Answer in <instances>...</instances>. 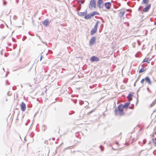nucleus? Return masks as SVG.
<instances>
[{
    "mask_svg": "<svg viewBox=\"0 0 156 156\" xmlns=\"http://www.w3.org/2000/svg\"><path fill=\"white\" fill-rule=\"evenodd\" d=\"M115 143H116V144H119L118 143V142H115Z\"/></svg>",
    "mask_w": 156,
    "mask_h": 156,
    "instance_id": "nucleus-53",
    "label": "nucleus"
},
{
    "mask_svg": "<svg viewBox=\"0 0 156 156\" xmlns=\"http://www.w3.org/2000/svg\"><path fill=\"white\" fill-rule=\"evenodd\" d=\"M8 84L9 85V84H10L9 83H8Z\"/></svg>",
    "mask_w": 156,
    "mask_h": 156,
    "instance_id": "nucleus-61",
    "label": "nucleus"
},
{
    "mask_svg": "<svg viewBox=\"0 0 156 156\" xmlns=\"http://www.w3.org/2000/svg\"><path fill=\"white\" fill-rule=\"evenodd\" d=\"M145 81V78H144V79H142V80H141V81H140V83L143 84V83H144V82Z\"/></svg>",
    "mask_w": 156,
    "mask_h": 156,
    "instance_id": "nucleus-26",
    "label": "nucleus"
},
{
    "mask_svg": "<svg viewBox=\"0 0 156 156\" xmlns=\"http://www.w3.org/2000/svg\"><path fill=\"white\" fill-rule=\"evenodd\" d=\"M95 110V109H93V110H92L91 111L89 112H88L87 113V115H90L93 112H94V111Z\"/></svg>",
    "mask_w": 156,
    "mask_h": 156,
    "instance_id": "nucleus-21",
    "label": "nucleus"
},
{
    "mask_svg": "<svg viewBox=\"0 0 156 156\" xmlns=\"http://www.w3.org/2000/svg\"><path fill=\"white\" fill-rule=\"evenodd\" d=\"M147 142V140L146 139H144L143 140V144L142 145H141V146H143V145L145 144Z\"/></svg>",
    "mask_w": 156,
    "mask_h": 156,
    "instance_id": "nucleus-25",
    "label": "nucleus"
},
{
    "mask_svg": "<svg viewBox=\"0 0 156 156\" xmlns=\"http://www.w3.org/2000/svg\"><path fill=\"white\" fill-rule=\"evenodd\" d=\"M42 23L44 26H47L50 23L49 19L48 18L46 19L42 22Z\"/></svg>",
    "mask_w": 156,
    "mask_h": 156,
    "instance_id": "nucleus-8",
    "label": "nucleus"
},
{
    "mask_svg": "<svg viewBox=\"0 0 156 156\" xmlns=\"http://www.w3.org/2000/svg\"><path fill=\"white\" fill-rule=\"evenodd\" d=\"M137 42L138 44L139 45H140V41L139 40H137Z\"/></svg>",
    "mask_w": 156,
    "mask_h": 156,
    "instance_id": "nucleus-46",
    "label": "nucleus"
},
{
    "mask_svg": "<svg viewBox=\"0 0 156 156\" xmlns=\"http://www.w3.org/2000/svg\"><path fill=\"white\" fill-rule=\"evenodd\" d=\"M151 6V4H149L148 5L146 6L143 9V12H147L150 9Z\"/></svg>",
    "mask_w": 156,
    "mask_h": 156,
    "instance_id": "nucleus-5",
    "label": "nucleus"
},
{
    "mask_svg": "<svg viewBox=\"0 0 156 156\" xmlns=\"http://www.w3.org/2000/svg\"><path fill=\"white\" fill-rule=\"evenodd\" d=\"M3 5H5V3L4 2H3Z\"/></svg>",
    "mask_w": 156,
    "mask_h": 156,
    "instance_id": "nucleus-55",
    "label": "nucleus"
},
{
    "mask_svg": "<svg viewBox=\"0 0 156 156\" xmlns=\"http://www.w3.org/2000/svg\"><path fill=\"white\" fill-rule=\"evenodd\" d=\"M99 23V21H98L96 22V23L94 25V28H95V29H97V28H98V24Z\"/></svg>",
    "mask_w": 156,
    "mask_h": 156,
    "instance_id": "nucleus-19",
    "label": "nucleus"
},
{
    "mask_svg": "<svg viewBox=\"0 0 156 156\" xmlns=\"http://www.w3.org/2000/svg\"><path fill=\"white\" fill-rule=\"evenodd\" d=\"M75 152H80V151H72V150L71 151V153H74Z\"/></svg>",
    "mask_w": 156,
    "mask_h": 156,
    "instance_id": "nucleus-37",
    "label": "nucleus"
},
{
    "mask_svg": "<svg viewBox=\"0 0 156 156\" xmlns=\"http://www.w3.org/2000/svg\"><path fill=\"white\" fill-rule=\"evenodd\" d=\"M55 138H52V139L53 140H55Z\"/></svg>",
    "mask_w": 156,
    "mask_h": 156,
    "instance_id": "nucleus-57",
    "label": "nucleus"
},
{
    "mask_svg": "<svg viewBox=\"0 0 156 156\" xmlns=\"http://www.w3.org/2000/svg\"><path fill=\"white\" fill-rule=\"evenodd\" d=\"M148 1V0H143L142 3L144 4H146L147 3Z\"/></svg>",
    "mask_w": 156,
    "mask_h": 156,
    "instance_id": "nucleus-20",
    "label": "nucleus"
},
{
    "mask_svg": "<svg viewBox=\"0 0 156 156\" xmlns=\"http://www.w3.org/2000/svg\"><path fill=\"white\" fill-rule=\"evenodd\" d=\"M93 7H94L95 8H96V3H95L93 5Z\"/></svg>",
    "mask_w": 156,
    "mask_h": 156,
    "instance_id": "nucleus-42",
    "label": "nucleus"
},
{
    "mask_svg": "<svg viewBox=\"0 0 156 156\" xmlns=\"http://www.w3.org/2000/svg\"><path fill=\"white\" fill-rule=\"evenodd\" d=\"M20 107L22 111L23 112L25 111L26 109V105L23 102H21L20 105Z\"/></svg>",
    "mask_w": 156,
    "mask_h": 156,
    "instance_id": "nucleus-4",
    "label": "nucleus"
},
{
    "mask_svg": "<svg viewBox=\"0 0 156 156\" xmlns=\"http://www.w3.org/2000/svg\"><path fill=\"white\" fill-rule=\"evenodd\" d=\"M130 104V102H126L123 105L120 104L118 106L117 108H115V115H119V116H122L124 115V112L123 111V108L127 109L129 108Z\"/></svg>",
    "mask_w": 156,
    "mask_h": 156,
    "instance_id": "nucleus-1",
    "label": "nucleus"
},
{
    "mask_svg": "<svg viewBox=\"0 0 156 156\" xmlns=\"http://www.w3.org/2000/svg\"><path fill=\"white\" fill-rule=\"evenodd\" d=\"M100 19L101 20L102 23H105V21H104L103 19L102 18H101V17L100 18Z\"/></svg>",
    "mask_w": 156,
    "mask_h": 156,
    "instance_id": "nucleus-43",
    "label": "nucleus"
},
{
    "mask_svg": "<svg viewBox=\"0 0 156 156\" xmlns=\"http://www.w3.org/2000/svg\"><path fill=\"white\" fill-rule=\"evenodd\" d=\"M132 106H130L129 107V109H133L134 108V105L133 104L132 105Z\"/></svg>",
    "mask_w": 156,
    "mask_h": 156,
    "instance_id": "nucleus-31",
    "label": "nucleus"
},
{
    "mask_svg": "<svg viewBox=\"0 0 156 156\" xmlns=\"http://www.w3.org/2000/svg\"><path fill=\"white\" fill-rule=\"evenodd\" d=\"M151 142V143L152 144V143H153L154 142V139L153 138L150 141Z\"/></svg>",
    "mask_w": 156,
    "mask_h": 156,
    "instance_id": "nucleus-33",
    "label": "nucleus"
},
{
    "mask_svg": "<svg viewBox=\"0 0 156 156\" xmlns=\"http://www.w3.org/2000/svg\"><path fill=\"white\" fill-rule=\"evenodd\" d=\"M146 70V68H145V69H144V67L142 68L141 69H140V70L139 71V73H142L143 72H144V71H145Z\"/></svg>",
    "mask_w": 156,
    "mask_h": 156,
    "instance_id": "nucleus-16",
    "label": "nucleus"
},
{
    "mask_svg": "<svg viewBox=\"0 0 156 156\" xmlns=\"http://www.w3.org/2000/svg\"><path fill=\"white\" fill-rule=\"evenodd\" d=\"M154 24H156V23L155 22V23H154Z\"/></svg>",
    "mask_w": 156,
    "mask_h": 156,
    "instance_id": "nucleus-60",
    "label": "nucleus"
},
{
    "mask_svg": "<svg viewBox=\"0 0 156 156\" xmlns=\"http://www.w3.org/2000/svg\"><path fill=\"white\" fill-rule=\"evenodd\" d=\"M153 144H154V145L155 146H156V142H155V141H154V142L153 143Z\"/></svg>",
    "mask_w": 156,
    "mask_h": 156,
    "instance_id": "nucleus-45",
    "label": "nucleus"
},
{
    "mask_svg": "<svg viewBox=\"0 0 156 156\" xmlns=\"http://www.w3.org/2000/svg\"><path fill=\"white\" fill-rule=\"evenodd\" d=\"M9 73V71H7L6 72L5 77H7V76L8 75Z\"/></svg>",
    "mask_w": 156,
    "mask_h": 156,
    "instance_id": "nucleus-38",
    "label": "nucleus"
},
{
    "mask_svg": "<svg viewBox=\"0 0 156 156\" xmlns=\"http://www.w3.org/2000/svg\"><path fill=\"white\" fill-rule=\"evenodd\" d=\"M78 15L80 16H85L84 14V12H77Z\"/></svg>",
    "mask_w": 156,
    "mask_h": 156,
    "instance_id": "nucleus-17",
    "label": "nucleus"
},
{
    "mask_svg": "<svg viewBox=\"0 0 156 156\" xmlns=\"http://www.w3.org/2000/svg\"><path fill=\"white\" fill-rule=\"evenodd\" d=\"M3 70H4V68H3Z\"/></svg>",
    "mask_w": 156,
    "mask_h": 156,
    "instance_id": "nucleus-64",
    "label": "nucleus"
},
{
    "mask_svg": "<svg viewBox=\"0 0 156 156\" xmlns=\"http://www.w3.org/2000/svg\"><path fill=\"white\" fill-rule=\"evenodd\" d=\"M143 151V150H142L140 152V153H141L142 151Z\"/></svg>",
    "mask_w": 156,
    "mask_h": 156,
    "instance_id": "nucleus-56",
    "label": "nucleus"
},
{
    "mask_svg": "<svg viewBox=\"0 0 156 156\" xmlns=\"http://www.w3.org/2000/svg\"><path fill=\"white\" fill-rule=\"evenodd\" d=\"M42 129H43L44 131L47 129V127L46 126L44 125H43V127H42Z\"/></svg>",
    "mask_w": 156,
    "mask_h": 156,
    "instance_id": "nucleus-23",
    "label": "nucleus"
},
{
    "mask_svg": "<svg viewBox=\"0 0 156 156\" xmlns=\"http://www.w3.org/2000/svg\"><path fill=\"white\" fill-rule=\"evenodd\" d=\"M34 135V134L33 133H32L30 135V136L31 137H33Z\"/></svg>",
    "mask_w": 156,
    "mask_h": 156,
    "instance_id": "nucleus-39",
    "label": "nucleus"
},
{
    "mask_svg": "<svg viewBox=\"0 0 156 156\" xmlns=\"http://www.w3.org/2000/svg\"><path fill=\"white\" fill-rule=\"evenodd\" d=\"M90 14V16L91 17L94 16L93 12H92V13H91V14Z\"/></svg>",
    "mask_w": 156,
    "mask_h": 156,
    "instance_id": "nucleus-36",
    "label": "nucleus"
},
{
    "mask_svg": "<svg viewBox=\"0 0 156 156\" xmlns=\"http://www.w3.org/2000/svg\"><path fill=\"white\" fill-rule=\"evenodd\" d=\"M140 141H139V142H138V144H140Z\"/></svg>",
    "mask_w": 156,
    "mask_h": 156,
    "instance_id": "nucleus-58",
    "label": "nucleus"
},
{
    "mask_svg": "<svg viewBox=\"0 0 156 156\" xmlns=\"http://www.w3.org/2000/svg\"><path fill=\"white\" fill-rule=\"evenodd\" d=\"M26 38H27V37H26V36H24L23 37V39H22V40H23V41H24V40L26 39Z\"/></svg>",
    "mask_w": 156,
    "mask_h": 156,
    "instance_id": "nucleus-35",
    "label": "nucleus"
},
{
    "mask_svg": "<svg viewBox=\"0 0 156 156\" xmlns=\"http://www.w3.org/2000/svg\"><path fill=\"white\" fill-rule=\"evenodd\" d=\"M84 103V102L82 101H80L79 102V104L80 105H82Z\"/></svg>",
    "mask_w": 156,
    "mask_h": 156,
    "instance_id": "nucleus-27",
    "label": "nucleus"
},
{
    "mask_svg": "<svg viewBox=\"0 0 156 156\" xmlns=\"http://www.w3.org/2000/svg\"><path fill=\"white\" fill-rule=\"evenodd\" d=\"M97 29H95V28H93L90 31V34L91 35H93L97 31Z\"/></svg>",
    "mask_w": 156,
    "mask_h": 156,
    "instance_id": "nucleus-12",
    "label": "nucleus"
},
{
    "mask_svg": "<svg viewBox=\"0 0 156 156\" xmlns=\"http://www.w3.org/2000/svg\"><path fill=\"white\" fill-rule=\"evenodd\" d=\"M136 146H135L134 147V150H135L136 149Z\"/></svg>",
    "mask_w": 156,
    "mask_h": 156,
    "instance_id": "nucleus-51",
    "label": "nucleus"
},
{
    "mask_svg": "<svg viewBox=\"0 0 156 156\" xmlns=\"http://www.w3.org/2000/svg\"><path fill=\"white\" fill-rule=\"evenodd\" d=\"M91 17L90 16V14H89L87 15H86L84 16V18L86 20L89 19H90Z\"/></svg>",
    "mask_w": 156,
    "mask_h": 156,
    "instance_id": "nucleus-15",
    "label": "nucleus"
},
{
    "mask_svg": "<svg viewBox=\"0 0 156 156\" xmlns=\"http://www.w3.org/2000/svg\"><path fill=\"white\" fill-rule=\"evenodd\" d=\"M98 7L100 8H102L104 5L103 2L102 0H98L97 2Z\"/></svg>",
    "mask_w": 156,
    "mask_h": 156,
    "instance_id": "nucleus-2",
    "label": "nucleus"
},
{
    "mask_svg": "<svg viewBox=\"0 0 156 156\" xmlns=\"http://www.w3.org/2000/svg\"><path fill=\"white\" fill-rule=\"evenodd\" d=\"M96 3L95 0H91L90 2V6L89 8L91 10L93 7V5Z\"/></svg>",
    "mask_w": 156,
    "mask_h": 156,
    "instance_id": "nucleus-10",
    "label": "nucleus"
},
{
    "mask_svg": "<svg viewBox=\"0 0 156 156\" xmlns=\"http://www.w3.org/2000/svg\"><path fill=\"white\" fill-rule=\"evenodd\" d=\"M0 27L1 28H2L4 27V25L3 24H1L0 26Z\"/></svg>",
    "mask_w": 156,
    "mask_h": 156,
    "instance_id": "nucleus-41",
    "label": "nucleus"
},
{
    "mask_svg": "<svg viewBox=\"0 0 156 156\" xmlns=\"http://www.w3.org/2000/svg\"><path fill=\"white\" fill-rule=\"evenodd\" d=\"M133 95L131 94H129L127 97V98L128 100L130 99V100H131L132 99Z\"/></svg>",
    "mask_w": 156,
    "mask_h": 156,
    "instance_id": "nucleus-13",
    "label": "nucleus"
},
{
    "mask_svg": "<svg viewBox=\"0 0 156 156\" xmlns=\"http://www.w3.org/2000/svg\"><path fill=\"white\" fill-rule=\"evenodd\" d=\"M27 124H28V123L27 122H26L25 123V125L27 126Z\"/></svg>",
    "mask_w": 156,
    "mask_h": 156,
    "instance_id": "nucleus-52",
    "label": "nucleus"
},
{
    "mask_svg": "<svg viewBox=\"0 0 156 156\" xmlns=\"http://www.w3.org/2000/svg\"><path fill=\"white\" fill-rule=\"evenodd\" d=\"M32 107V105H27V108H31Z\"/></svg>",
    "mask_w": 156,
    "mask_h": 156,
    "instance_id": "nucleus-40",
    "label": "nucleus"
},
{
    "mask_svg": "<svg viewBox=\"0 0 156 156\" xmlns=\"http://www.w3.org/2000/svg\"><path fill=\"white\" fill-rule=\"evenodd\" d=\"M83 12H84V14L85 15H86L87 13V9H86Z\"/></svg>",
    "mask_w": 156,
    "mask_h": 156,
    "instance_id": "nucleus-34",
    "label": "nucleus"
},
{
    "mask_svg": "<svg viewBox=\"0 0 156 156\" xmlns=\"http://www.w3.org/2000/svg\"><path fill=\"white\" fill-rule=\"evenodd\" d=\"M147 90L148 91V92L149 93H152L151 91L150 90L149 88L148 87H147Z\"/></svg>",
    "mask_w": 156,
    "mask_h": 156,
    "instance_id": "nucleus-29",
    "label": "nucleus"
},
{
    "mask_svg": "<svg viewBox=\"0 0 156 156\" xmlns=\"http://www.w3.org/2000/svg\"><path fill=\"white\" fill-rule=\"evenodd\" d=\"M81 9V5H79L77 8L76 9V10L78 12H79V11H80Z\"/></svg>",
    "mask_w": 156,
    "mask_h": 156,
    "instance_id": "nucleus-22",
    "label": "nucleus"
},
{
    "mask_svg": "<svg viewBox=\"0 0 156 156\" xmlns=\"http://www.w3.org/2000/svg\"><path fill=\"white\" fill-rule=\"evenodd\" d=\"M149 58H146L143 60V61L142 62H147L148 63H149V62H148V61L149 60ZM149 61L151 60L150 59H149Z\"/></svg>",
    "mask_w": 156,
    "mask_h": 156,
    "instance_id": "nucleus-14",
    "label": "nucleus"
},
{
    "mask_svg": "<svg viewBox=\"0 0 156 156\" xmlns=\"http://www.w3.org/2000/svg\"><path fill=\"white\" fill-rule=\"evenodd\" d=\"M6 83H7V82H8V80H6Z\"/></svg>",
    "mask_w": 156,
    "mask_h": 156,
    "instance_id": "nucleus-59",
    "label": "nucleus"
},
{
    "mask_svg": "<svg viewBox=\"0 0 156 156\" xmlns=\"http://www.w3.org/2000/svg\"><path fill=\"white\" fill-rule=\"evenodd\" d=\"M103 10L104 11H107V10L106 9H104V10Z\"/></svg>",
    "mask_w": 156,
    "mask_h": 156,
    "instance_id": "nucleus-54",
    "label": "nucleus"
},
{
    "mask_svg": "<svg viewBox=\"0 0 156 156\" xmlns=\"http://www.w3.org/2000/svg\"><path fill=\"white\" fill-rule=\"evenodd\" d=\"M136 139H133L132 140H133V142H134V141H136Z\"/></svg>",
    "mask_w": 156,
    "mask_h": 156,
    "instance_id": "nucleus-47",
    "label": "nucleus"
},
{
    "mask_svg": "<svg viewBox=\"0 0 156 156\" xmlns=\"http://www.w3.org/2000/svg\"><path fill=\"white\" fill-rule=\"evenodd\" d=\"M137 80H136V82H135V83H134V86H136V82H137Z\"/></svg>",
    "mask_w": 156,
    "mask_h": 156,
    "instance_id": "nucleus-48",
    "label": "nucleus"
},
{
    "mask_svg": "<svg viewBox=\"0 0 156 156\" xmlns=\"http://www.w3.org/2000/svg\"><path fill=\"white\" fill-rule=\"evenodd\" d=\"M43 57V56L42 55H41V57H40V61H41V59H42Z\"/></svg>",
    "mask_w": 156,
    "mask_h": 156,
    "instance_id": "nucleus-44",
    "label": "nucleus"
},
{
    "mask_svg": "<svg viewBox=\"0 0 156 156\" xmlns=\"http://www.w3.org/2000/svg\"><path fill=\"white\" fill-rule=\"evenodd\" d=\"M85 0H78V2L81 4H83Z\"/></svg>",
    "mask_w": 156,
    "mask_h": 156,
    "instance_id": "nucleus-24",
    "label": "nucleus"
},
{
    "mask_svg": "<svg viewBox=\"0 0 156 156\" xmlns=\"http://www.w3.org/2000/svg\"><path fill=\"white\" fill-rule=\"evenodd\" d=\"M145 81L146 82L148 83L149 85H151L152 84L150 78L148 76H147L145 78Z\"/></svg>",
    "mask_w": 156,
    "mask_h": 156,
    "instance_id": "nucleus-6",
    "label": "nucleus"
},
{
    "mask_svg": "<svg viewBox=\"0 0 156 156\" xmlns=\"http://www.w3.org/2000/svg\"><path fill=\"white\" fill-rule=\"evenodd\" d=\"M100 147L101 149V151H103L104 150V147H102V146L101 145L100 146Z\"/></svg>",
    "mask_w": 156,
    "mask_h": 156,
    "instance_id": "nucleus-32",
    "label": "nucleus"
},
{
    "mask_svg": "<svg viewBox=\"0 0 156 156\" xmlns=\"http://www.w3.org/2000/svg\"><path fill=\"white\" fill-rule=\"evenodd\" d=\"M90 61L91 62H97L99 61V58L96 56H93L90 58Z\"/></svg>",
    "mask_w": 156,
    "mask_h": 156,
    "instance_id": "nucleus-3",
    "label": "nucleus"
},
{
    "mask_svg": "<svg viewBox=\"0 0 156 156\" xmlns=\"http://www.w3.org/2000/svg\"><path fill=\"white\" fill-rule=\"evenodd\" d=\"M94 12V15H100L99 13H98L96 11L94 12Z\"/></svg>",
    "mask_w": 156,
    "mask_h": 156,
    "instance_id": "nucleus-28",
    "label": "nucleus"
},
{
    "mask_svg": "<svg viewBox=\"0 0 156 156\" xmlns=\"http://www.w3.org/2000/svg\"><path fill=\"white\" fill-rule=\"evenodd\" d=\"M125 12L123 10L120 11L119 13V16L120 18H121L124 14Z\"/></svg>",
    "mask_w": 156,
    "mask_h": 156,
    "instance_id": "nucleus-11",
    "label": "nucleus"
},
{
    "mask_svg": "<svg viewBox=\"0 0 156 156\" xmlns=\"http://www.w3.org/2000/svg\"><path fill=\"white\" fill-rule=\"evenodd\" d=\"M21 87H23V86H22V85H21Z\"/></svg>",
    "mask_w": 156,
    "mask_h": 156,
    "instance_id": "nucleus-62",
    "label": "nucleus"
},
{
    "mask_svg": "<svg viewBox=\"0 0 156 156\" xmlns=\"http://www.w3.org/2000/svg\"><path fill=\"white\" fill-rule=\"evenodd\" d=\"M96 37H93L89 41V44L92 45L96 42Z\"/></svg>",
    "mask_w": 156,
    "mask_h": 156,
    "instance_id": "nucleus-7",
    "label": "nucleus"
},
{
    "mask_svg": "<svg viewBox=\"0 0 156 156\" xmlns=\"http://www.w3.org/2000/svg\"><path fill=\"white\" fill-rule=\"evenodd\" d=\"M73 6L74 7H75L74 5H73Z\"/></svg>",
    "mask_w": 156,
    "mask_h": 156,
    "instance_id": "nucleus-63",
    "label": "nucleus"
},
{
    "mask_svg": "<svg viewBox=\"0 0 156 156\" xmlns=\"http://www.w3.org/2000/svg\"><path fill=\"white\" fill-rule=\"evenodd\" d=\"M73 113H72V112H71V113L69 112V115H71L72 114H73Z\"/></svg>",
    "mask_w": 156,
    "mask_h": 156,
    "instance_id": "nucleus-49",
    "label": "nucleus"
},
{
    "mask_svg": "<svg viewBox=\"0 0 156 156\" xmlns=\"http://www.w3.org/2000/svg\"><path fill=\"white\" fill-rule=\"evenodd\" d=\"M156 103V100H154L150 105V107H152Z\"/></svg>",
    "mask_w": 156,
    "mask_h": 156,
    "instance_id": "nucleus-18",
    "label": "nucleus"
},
{
    "mask_svg": "<svg viewBox=\"0 0 156 156\" xmlns=\"http://www.w3.org/2000/svg\"><path fill=\"white\" fill-rule=\"evenodd\" d=\"M85 104V105H86V106H85V107H86V106H87L88 105H89V103L87 102V101H85L84 102V103Z\"/></svg>",
    "mask_w": 156,
    "mask_h": 156,
    "instance_id": "nucleus-30",
    "label": "nucleus"
},
{
    "mask_svg": "<svg viewBox=\"0 0 156 156\" xmlns=\"http://www.w3.org/2000/svg\"><path fill=\"white\" fill-rule=\"evenodd\" d=\"M151 141H150L149 143H148V144L150 145V144H151Z\"/></svg>",
    "mask_w": 156,
    "mask_h": 156,
    "instance_id": "nucleus-50",
    "label": "nucleus"
},
{
    "mask_svg": "<svg viewBox=\"0 0 156 156\" xmlns=\"http://www.w3.org/2000/svg\"><path fill=\"white\" fill-rule=\"evenodd\" d=\"M104 5L107 9H110L111 6V3L109 2H106L105 3Z\"/></svg>",
    "mask_w": 156,
    "mask_h": 156,
    "instance_id": "nucleus-9",
    "label": "nucleus"
}]
</instances>
